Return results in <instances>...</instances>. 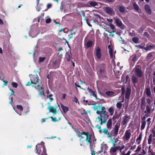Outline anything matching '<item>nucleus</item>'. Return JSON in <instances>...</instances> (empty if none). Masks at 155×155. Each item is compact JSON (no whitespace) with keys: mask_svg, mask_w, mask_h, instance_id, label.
Here are the masks:
<instances>
[{"mask_svg":"<svg viewBox=\"0 0 155 155\" xmlns=\"http://www.w3.org/2000/svg\"><path fill=\"white\" fill-rule=\"evenodd\" d=\"M97 110L96 113L100 115L103 120H105V123L108 119L109 115L108 113L106 110L105 107L102 106H98L96 107L95 110Z\"/></svg>","mask_w":155,"mask_h":155,"instance_id":"obj_1","label":"nucleus"},{"mask_svg":"<svg viewBox=\"0 0 155 155\" xmlns=\"http://www.w3.org/2000/svg\"><path fill=\"white\" fill-rule=\"evenodd\" d=\"M82 134L85 135L86 136V138L85 140L87 142V144H90V146H91L92 135L89 133V132H82Z\"/></svg>","mask_w":155,"mask_h":155,"instance_id":"obj_2","label":"nucleus"},{"mask_svg":"<svg viewBox=\"0 0 155 155\" xmlns=\"http://www.w3.org/2000/svg\"><path fill=\"white\" fill-rule=\"evenodd\" d=\"M37 148L39 147L40 148V151H39V154L41 155H47L46 153V149L45 146L41 144H38L36 145Z\"/></svg>","mask_w":155,"mask_h":155,"instance_id":"obj_3","label":"nucleus"},{"mask_svg":"<svg viewBox=\"0 0 155 155\" xmlns=\"http://www.w3.org/2000/svg\"><path fill=\"white\" fill-rule=\"evenodd\" d=\"M134 73L136 76L139 78H141L142 77L143 72L140 68H135Z\"/></svg>","mask_w":155,"mask_h":155,"instance_id":"obj_4","label":"nucleus"},{"mask_svg":"<svg viewBox=\"0 0 155 155\" xmlns=\"http://www.w3.org/2000/svg\"><path fill=\"white\" fill-rule=\"evenodd\" d=\"M39 80V79L38 77L33 75L32 78L30 79V81H31V83H33V85H32L33 87H35V88L36 87L34 86V85L37 84V83L38 82Z\"/></svg>","mask_w":155,"mask_h":155,"instance_id":"obj_5","label":"nucleus"},{"mask_svg":"<svg viewBox=\"0 0 155 155\" xmlns=\"http://www.w3.org/2000/svg\"><path fill=\"white\" fill-rule=\"evenodd\" d=\"M95 54L98 59H100L101 58V50L99 47H97L95 51Z\"/></svg>","mask_w":155,"mask_h":155,"instance_id":"obj_6","label":"nucleus"},{"mask_svg":"<svg viewBox=\"0 0 155 155\" xmlns=\"http://www.w3.org/2000/svg\"><path fill=\"white\" fill-rule=\"evenodd\" d=\"M77 28H73L72 29H70L69 30V32L71 33V36L69 37V39H71L73 38V35H75L76 32V30H77Z\"/></svg>","mask_w":155,"mask_h":155,"instance_id":"obj_7","label":"nucleus"},{"mask_svg":"<svg viewBox=\"0 0 155 155\" xmlns=\"http://www.w3.org/2000/svg\"><path fill=\"white\" fill-rule=\"evenodd\" d=\"M107 127L108 129H111L112 128V119L111 118L109 119L106 124Z\"/></svg>","mask_w":155,"mask_h":155,"instance_id":"obj_8","label":"nucleus"},{"mask_svg":"<svg viewBox=\"0 0 155 155\" xmlns=\"http://www.w3.org/2000/svg\"><path fill=\"white\" fill-rule=\"evenodd\" d=\"M108 48L109 50V54L111 58H113V48L110 45H109L108 46Z\"/></svg>","mask_w":155,"mask_h":155,"instance_id":"obj_9","label":"nucleus"},{"mask_svg":"<svg viewBox=\"0 0 155 155\" xmlns=\"http://www.w3.org/2000/svg\"><path fill=\"white\" fill-rule=\"evenodd\" d=\"M87 90L91 94V95L93 96L94 97H95L96 100H97V99H98L97 97L95 91L92 90L89 87L87 88Z\"/></svg>","mask_w":155,"mask_h":155,"instance_id":"obj_10","label":"nucleus"},{"mask_svg":"<svg viewBox=\"0 0 155 155\" xmlns=\"http://www.w3.org/2000/svg\"><path fill=\"white\" fill-rule=\"evenodd\" d=\"M144 8L146 12L149 14L151 15L152 14V12L150 9V7L148 5H146L144 6Z\"/></svg>","mask_w":155,"mask_h":155,"instance_id":"obj_11","label":"nucleus"},{"mask_svg":"<svg viewBox=\"0 0 155 155\" xmlns=\"http://www.w3.org/2000/svg\"><path fill=\"white\" fill-rule=\"evenodd\" d=\"M48 109L49 110V112H52L54 114H56L57 112L56 109L54 107L50 106Z\"/></svg>","mask_w":155,"mask_h":155,"instance_id":"obj_12","label":"nucleus"},{"mask_svg":"<svg viewBox=\"0 0 155 155\" xmlns=\"http://www.w3.org/2000/svg\"><path fill=\"white\" fill-rule=\"evenodd\" d=\"M102 132L104 134L107 135V137L108 138H111V136L110 133L108 131V129L107 128H104Z\"/></svg>","mask_w":155,"mask_h":155,"instance_id":"obj_13","label":"nucleus"},{"mask_svg":"<svg viewBox=\"0 0 155 155\" xmlns=\"http://www.w3.org/2000/svg\"><path fill=\"white\" fill-rule=\"evenodd\" d=\"M113 11L112 8L109 7H107L105 8V11L108 14H111Z\"/></svg>","mask_w":155,"mask_h":155,"instance_id":"obj_14","label":"nucleus"},{"mask_svg":"<svg viewBox=\"0 0 155 155\" xmlns=\"http://www.w3.org/2000/svg\"><path fill=\"white\" fill-rule=\"evenodd\" d=\"M119 146H117L115 147H112L110 149V152L112 153H114L119 148Z\"/></svg>","mask_w":155,"mask_h":155,"instance_id":"obj_15","label":"nucleus"},{"mask_svg":"<svg viewBox=\"0 0 155 155\" xmlns=\"http://www.w3.org/2000/svg\"><path fill=\"white\" fill-rule=\"evenodd\" d=\"M119 128V126L117 125H115L114 127V131L113 134L114 136H116L118 134V130Z\"/></svg>","mask_w":155,"mask_h":155,"instance_id":"obj_16","label":"nucleus"},{"mask_svg":"<svg viewBox=\"0 0 155 155\" xmlns=\"http://www.w3.org/2000/svg\"><path fill=\"white\" fill-rule=\"evenodd\" d=\"M146 110L144 111V113L146 114L147 113L148 114H150L151 112V106L147 105L146 107Z\"/></svg>","mask_w":155,"mask_h":155,"instance_id":"obj_17","label":"nucleus"},{"mask_svg":"<svg viewBox=\"0 0 155 155\" xmlns=\"http://www.w3.org/2000/svg\"><path fill=\"white\" fill-rule=\"evenodd\" d=\"M61 108L62 109L63 112L65 114H66L69 110V108L68 107L65 106L62 104L61 105Z\"/></svg>","mask_w":155,"mask_h":155,"instance_id":"obj_18","label":"nucleus"},{"mask_svg":"<svg viewBox=\"0 0 155 155\" xmlns=\"http://www.w3.org/2000/svg\"><path fill=\"white\" fill-rule=\"evenodd\" d=\"M105 93L107 95L110 97L113 96L115 94L114 92L110 91H106Z\"/></svg>","mask_w":155,"mask_h":155,"instance_id":"obj_19","label":"nucleus"},{"mask_svg":"<svg viewBox=\"0 0 155 155\" xmlns=\"http://www.w3.org/2000/svg\"><path fill=\"white\" fill-rule=\"evenodd\" d=\"M81 114L85 119H87L88 118L87 112L84 110L83 112L81 113Z\"/></svg>","mask_w":155,"mask_h":155,"instance_id":"obj_20","label":"nucleus"},{"mask_svg":"<svg viewBox=\"0 0 155 155\" xmlns=\"http://www.w3.org/2000/svg\"><path fill=\"white\" fill-rule=\"evenodd\" d=\"M131 90L129 88H127V99H129L131 93Z\"/></svg>","mask_w":155,"mask_h":155,"instance_id":"obj_21","label":"nucleus"},{"mask_svg":"<svg viewBox=\"0 0 155 155\" xmlns=\"http://www.w3.org/2000/svg\"><path fill=\"white\" fill-rule=\"evenodd\" d=\"M146 93L148 97H150L151 95L150 88L149 87H147L146 89Z\"/></svg>","mask_w":155,"mask_h":155,"instance_id":"obj_22","label":"nucleus"},{"mask_svg":"<svg viewBox=\"0 0 155 155\" xmlns=\"http://www.w3.org/2000/svg\"><path fill=\"white\" fill-rule=\"evenodd\" d=\"M124 146H122L121 147L120 146L119 148L118 149L121 153L122 155H126V152L124 150L122 151V150L124 148Z\"/></svg>","mask_w":155,"mask_h":155,"instance_id":"obj_23","label":"nucleus"},{"mask_svg":"<svg viewBox=\"0 0 155 155\" xmlns=\"http://www.w3.org/2000/svg\"><path fill=\"white\" fill-rule=\"evenodd\" d=\"M37 86L38 87H39V88L37 89L38 90V91H39L40 90H41V94L45 96V94H44V91H43V87L41 86L40 85H39V84H37Z\"/></svg>","mask_w":155,"mask_h":155,"instance_id":"obj_24","label":"nucleus"},{"mask_svg":"<svg viewBox=\"0 0 155 155\" xmlns=\"http://www.w3.org/2000/svg\"><path fill=\"white\" fill-rule=\"evenodd\" d=\"M97 118L99 120V121L98 122H100L101 121V123H100V124L101 125H102L104 124L105 123V120H103V119H102V117H98Z\"/></svg>","mask_w":155,"mask_h":155,"instance_id":"obj_25","label":"nucleus"},{"mask_svg":"<svg viewBox=\"0 0 155 155\" xmlns=\"http://www.w3.org/2000/svg\"><path fill=\"white\" fill-rule=\"evenodd\" d=\"M93 42L92 41H89L86 43V47L87 48L91 47L93 45Z\"/></svg>","mask_w":155,"mask_h":155,"instance_id":"obj_26","label":"nucleus"},{"mask_svg":"<svg viewBox=\"0 0 155 155\" xmlns=\"http://www.w3.org/2000/svg\"><path fill=\"white\" fill-rule=\"evenodd\" d=\"M115 21L116 23L118 26L120 27L122 25V23L120 20L119 19H116Z\"/></svg>","mask_w":155,"mask_h":155,"instance_id":"obj_27","label":"nucleus"},{"mask_svg":"<svg viewBox=\"0 0 155 155\" xmlns=\"http://www.w3.org/2000/svg\"><path fill=\"white\" fill-rule=\"evenodd\" d=\"M155 45H150L144 48V49L146 51L150 50L152 49L153 48H155Z\"/></svg>","mask_w":155,"mask_h":155,"instance_id":"obj_28","label":"nucleus"},{"mask_svg":"<svg viewBox=\"0 0 155 155\" xmlns=\"http://www.w3.org/2000/svg\"><path fill=\"white\" fill-rule=\"evenodd\" d=\"M88 4H89V5H91V6L93 7H94L95 6L98 5L97 3L95 2H92L91 1L89 2H88Z\"/></svg>","mask_w":155,"mask_h":155,"instance_id":"obj_29","label":"nucleus"},{"mask_svg":"<svg viewBox=\"0 0 155 155\" xmlns=\"http://www.w3.org/2000/svg\"><path fill=\"white\" fill-rule=\"evenodd\" d=\"M141 100V105L142 106H145V97L144 96L143 97Z\"/></svg>","mask_w":155,"mask_h":155,"instance_id":"obj_30","label":"nucleus"},{"mask_svg":"<svg viewBox=\"0 0 155 155\" xmlns=\"http://www.w3.org/2000/svg\"><path fill=\"white\" fill-rule=\"evenodd\" d=\"M132 80L133 83L135 84L137 83L138 81V79L137 77L135 76H133L132 78Z\"/></svg>","mask_w":155,"mask_h":155,"instance_id":"obj_31","label":"nucleus"},{"mask_svg":"<svg viewBox=\"0 0 155 155\" xmlns=\"http://www.w3.org/2000/svg\"><path fill=\"white\" fill-rule=\"evenodd\" d=\"M108 111L110 113V115H112L114 112V110L112 107H110L108 109Z\"/></svg>","mask_w":155,"mask_h":155,"instance_id":"obj_32","label":"nucleus"},{"mask_svg":"<svg viewBox=\"0 0 155 155\" xmlns=\"http://www.w3.org/2000/svg\"><path fill=\"white\" fill-rule=\"evenodd\" d=\"M142 124L141 127L140 129L141 130H142L144 128L146 124V121H142Z\"/></svg>","mask_w":155,"mask_h":155,"instance_id":"obj_33","label":"nucleus"},{"mask_svg":"<svg viewBox=\"0 0 155 155\" xmlns=\"http://www.w3.org/2000/svg\"><path fill=\"white\" fill-rule=\"evenodd\" d=\"M132 40L134 43L137 44L138 43L139 39V38L137 37H134L132 38Z\"/></svg>","mask_w":155,"mask_h":155,"instance_id":"obj_34","label":"nucleus"},{"mask_svg":"<svg viewBox=\"0 0 155 155\" xmlns=\"http://www.w3.org/2000/svg\"><path fill=\"white\" fill-rule=\"evenodd\" d=\"M142 134L140 133V134L139 137L138 138H137L136 139V141L138 142V143H140V141L142 139Z\"/></svg>","mask_w":155,"mask_h":155,"instance_id":"obj_35","label":"nucleus"},{"mask_svg":"<svg viewBox=\"0 0 155 155\" xmlns=\"http://www.w3.org/2000/svg\"><path fill=\"white\" fill-rule=\"evenodd\" d=\"M133 6L134 9L137 11L139 10V7L138 5L136 3H134L133 4Z\"/></svg>","mask_w":155,"mask_h":155,"instance_id":"obj_36","label":"nucleus"},{"mask_svg":"<svg viewBox=\"0 0 155 155\" xmlns=\"http://www.w3.org/2000/svg\"><path fill=\"white\" fill-rule=\"evenodd\" d=\"M53 96L52 94H50L47 96V97L50 99V102H52L53 100V98L52 97Z\"/></svg>","mask_w":155,"mask_h":155,"instance_id":"obj_37","label":"nucleus"},{"mask_svg":"<svg viewBox=\"0 0 155 155\" xmlns=\"http://www.w3.org/2000/svg\"><path fill=\"white\" fill-rule=\"evenodd\" d=\"M116 106L117 108L119 109H120L122 106V104L121 103L118 102L116 104Z\"/></svg>","mask_w":155,"mask_h":155,"instance_id":"obj_38","label":"nucleus"},{"mask_svg":"<svg viewBox=\"0 0 155 155\" xmlns=\"http://www.w3.org/2000/svg\"><path fill=\"white\" fill-rule=\"evenodd\" d=\"M46 59V58L45 57H40L39 58L38 62L39 63L42 62L44 61L45 59Z\"/></svg>","mask_w":155,"mask_h":155,"instance_id":"obj_39","label":"nucleus"},{"mask_svg":"<svg viewBox=\"0 0 155 155\" xmlns=\"http://www.w3.org/2000/svg\"><path fill=\"white\" fill-rule=\"evenodd\" d=\"M131 134L129 132L128 130H127V140H128L130 137Z\"/></svg>","mask_w":155,"mask_h":155,"instance_id":"obj_40","label":"nucleus"},{"mask_svg":"<svg viewBox=\"0 0 155 155\" xmlns=\"http://www.w3.org/2000/svg\"><path fill=\"white\" fill-rule=\"evenodd\" d=\"M71 55L70 54H67L66 56V59L67 61H71Z\"/></svg>","mask_w":155,"mask_h":155,"instance_id":"obj_41","label":"nucleus"},{"mask_svg":"<svg viewBox=\"0 0 155 155\" xmlns=\"http://www.w3.org/2000/svg\"><path fill=\"white\" fill-rule=\"evenodd\" d=\"M119 11L121 12H124L125 11L124 8L122 6H120L119 8Z\"/></svg>","mask_w":155,"mask_h":155,"instance_id":"obj_42","label":"nucleus"},{"mask_svg":"<svg viewBox=\"0 0 155 155\" xmlns=\"http://www.w3.org/2000/svg\"><path fill=\"white\" fill-rule=\"evenodd\" d=\"M76 134L79 137H81V135H83V134H82V133H81L78 129H77Z\"/></svg>","mask_w":155,"mask_h":155,"instance_id":"obj_43","label":"nucleus"},{"mask_svg":"<svg viewBox=\"0 0 155 155\" xmlns=\"http://www.w3.org/2000/svg\"><path fill=\"white\" fill-rule=\"evenodd\" d=\"M147 102L148 104L147 105H150L152 101L149 98H147L146 99Z\"/></svg>","mask_w":155,"mask_h":155,"instance_id":"obj_44","label":"nucleus"},{"mask_svg":"<svg viewBox=\"0 0 155 155\" xmlns=\"http://www.w3.org/2000/svg\"><path fill=\"white\" fill-rule=\"evenodd\" d=\"M16 107L20 111H22L23 110V107L21 105H17Z\"/></svg>","mask_w":155,"mask_h":155,"instance_id":"obj_45","label":"nucleus"},{"mask_svg":"<svg viewBox=\"0 0 155 155\" xmlns=\"http://www.w3.org/2000/svg\"><path fill=\"white\" fill-rule=\"evenodd\" d=\"M12 86L15 88H16L18 86V84L17 83L15 82H13L12 83Z\"/></svg>","mask_w":155,"mask_h":155,"instance_id":"obj_46","label":"nucleus"},{"mask_svg":"<svg viewBox=\"0 0 155 155\" xmlns=\"http://www.w3.org/2000/svg\"><path fill=\"white\" fill-rule=\"evenodd\" d=\"M151 132L153 134V137H155V126H154V127L152 129Z\"/></svg>","mask_w":155,"mask_h":155,"instance_id":"obj_47","label":"nucleus"},{"mask_svg":"<svg viewBox=\"0 0 155 155\" xmlns=\"http://www.w3.org/2000/svg\"><path fill=\"white\" fill-rule=\"evenodd\" d=\"M99 72L101 74H102L104 73L105 70L104 68H101L100 69Z\"/></svg>","mask_w":155,"mask_h":155,"instance_id":"obj_48","label":"nucleus"},{"mask_svg":"<svg viewBox=\"0 0 155 155\" xmlns=\"http://www.w3.org/2000/svg\"><path fill=\"white\" fill-rule=\"evenodd\" d=\"M39 151H40V148L39 147H38L37 148L36 147V149L35 150V151L36 153H37L38 154H39Z\"/></svg>","mask_w":155,"mask_h":155,"instance_id":"obj_49","label":"nucleus"},{"mask_svg":"<svg viewBox=\"0 0 155 155\" xmlns=\"http://www.w3.org/2000/svg\"><path fill=\"white\" fill-rule=\"evenodd\" d=\"M51 19L50 18H47L45 22L46 23L49 24L51 22Z\"/></svg>","mask_w":155,"mask_h":155,"instance_id":"obj_50","label":"nucleus"},{"mask_svg":"<svg viewBox=\"0 0 155 155\" xmlns=\"http://www.w3.org/2000/svg\"><path fill=\"white\" fill-rule=\"evenodd\" d=\"M144 36L147 38H148L150 36V35L148 32H145L144 33Z\"/></svg>","mask_w":155,"mask_h":155,"instance_id":"obj_51","label":"nucleus"},{"mask_svg":"<svg viewBox=\"0 0 155 155\" xmlns=\"http://www.w3.org/2000/svg\"><path fill=\"white\" fill-rule=\"evenodd\" d=\"M73 101L76 103H78L79 104V103L78 102V100L76 97H74Z\"/></svg>","mask_w":155,"mask_h":155,"instance_id":"obj_52","label":"nucleus"},{"mask_svg":"<svg viewBox=\"0 0 155 155\" xmlns=\"http://www.w3.org/2000/svg\"><path fill=\"white\" fill-rule=\"evenodd\" d=\"M152 141V138H149L148 139V143L149 144H150L151 143Z\"/></svg>","mask_w":155,"mask_h":155,"instance_id":"obj_53","label":"nucleus"},{"mask_svg":"<svg viewBox=\"0 0 155 155\" xmlns=\"http://www.w3.org/2000/svg\"><path fill=\"white\" fill-rule=\"evenodd\" d=\"M137 57V56L136 55H135L134 56V57L132 59V61L134 62H135L136 61Z\"/></svg>","mask_w":155,"mask_h":155,"instance_id":"obj_54","label":"nucleus"},{"mask_svg":"<svg viewBox=\"0 0 155 155\" xmlns=\"http://www.w3.org/2000/svg\"><path fill=\"white\" fill-rule=\"evenodd\" d=\"M32 84H33V83H31V82L29 81H28L26 84L25 85L26 86H30Z\"/></svg>","mask_w":155,"mask_h":155,"instance_id":"obj_55","label":"nucleus"},{"mask_svg":"<svg viewBox=\"0 0 155 155\" xmlns=\"http://www.w3.org/2000/svg\"><path fill=\"white\" fill-rule=\"evenodd\" d=\"M85 20L86 21V22L88 25L90 27H91L92 26L91 25L90 23L89 22L88 20L87 19L85 18Z\"/></svg>","mask_w":155,"mask_h":155,"instance_id":"obj_56","label":"nucleus"},{"mask_svg":"<svg viewBox=\"0 0 155 155\" xmlns=\"http://www.w3.org/2000/svg\"><path fill=\"white\" fill-rule=\"evenodd\" d=\"M136 47L141 49H144V48L143 46L141 45H136Z\"/></svg>","mask_w":155,"mask_h":155,"instance_id":"obj_57","label":"nucleus"},{"mask_svg":"<svg viewBox=\"0 0 155 155\" xmlns=\"http://www.w3.org/2000/svg\"><path fill=\"white\" fill-rule=\"evenodd\" d=\"M153 75L154 76V77L153 78V82L154 83V84H155V71L153 72Z\"/></svg>","mask_w":155,"mask_h":155,"instance_id":"obj_58","label":"nucleus"},{"mask_svg":"<svg viewBox=\"0 0 155 155\" xmlns=\"http://www.w3.org/2000/svg\"><path fill=\"white\" fill-rule=\"evenodd\" d=\"M10 90L11 91V93L10 95L11 96H12V95H13L14 94L15 92H14V90L10 88Z\"/></svg>","mask_w":155,"mask_h":155,"instance_id":"obj_59","label":"nucleus"},{"mask_svg":"<svg viewBox=\"0 0 155 155\" xmlns=\"http://www.w3.org/2000/svg\"><path fill=\"white\" fill-rule=\"evenodd\" d=\"M104 1L109 3H111L113 2L115 0H104Z\"/></svg>","mask_w":155,"mask_h":155,"instance_id":"obj_60","label":"nucleus"},{"mask_svg":"<svg viewBox=\"0 0 155 155\" xmlns=\"http://www.w3.org/2000/svg\"><path fill=\"white\" fill-rule=\"evenodd\" d=\"M51 118L52 121L54 122H56L57 121V119L56 117H51Z\"/></svg>","mask_w":155,"mask_h":155,"instance_id":"obj_61","label":"nucleus"},{"mask_svg":"<svg viewBox=\"0 0 155 155\" xmlns=\"http://www.w3.org/2000/svg\"><path fill=\"white\" fill-rule=\"evenodd\" d=\"M141 149V147L140 146H138L136 150V152H138L140 151Z\"/></svg>","mask_w":155,"mask_h":155,"instance_id":"obj_62","label":"nucleus"},{"mask_svg":"<svg viewBox=\"0 0 155 155\" xmlns=\"http://www.w3.org/2000/svg\"><path fill=\"white\" fill-rule=\"evenodd\" d=\"M122 92H121V95H124V94L125 92V88H122Z\"/></svg>","mask_w":155,"mask_h":155,"instance_id":"obj_63","label":"nucleus"},{"mask_svg":"<svg viewBox=\"0 0 155 155\" xmlns=\"http://www.w3.org/2000/svg\"><path fill=\"white\" fill-rule=\"evenodd\" d=\"M2 81L4 82V85L5 86H7L8 83V82L7 81H5L4 80H3Z\"/></svg>","mask_w":155,"mask_h":155,"instance_id":"obj_64","label":"nucleus"}]
</instances>
